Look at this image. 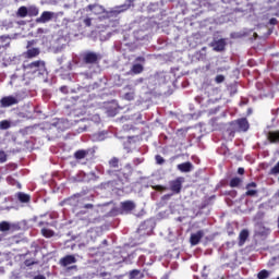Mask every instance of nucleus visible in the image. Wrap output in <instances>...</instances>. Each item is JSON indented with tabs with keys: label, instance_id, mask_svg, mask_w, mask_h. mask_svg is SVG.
<instances>
[{
	"label": "nucleus",
	"instance_id": "a18cd8bd",
	"mask_svg": "<svg viewBox=\"0 0 279 279\" xmlns=\"http://www.w3.org/2000/svg\"><path fill=\"white\" fill-rule=\"evenodd\" d=\"M98 141H104V133L99 135Z\"/></svg>",
	"mask_w": 279,
	"mask_h": 279
},
{
	"label": "nucleus",
	"instance_id": "e433bc0d",
	"mask_svg": "<svg viewBox=\"0 0 279 279\" xmlns=\"http://www.w3.org/2000/svg\"><path fill=\"white\" fill-rule=\"evenodd\" d=\"M246 195H250L251 197H253V195H256V191L248 189V191L246 192Z\"/></svg>",
	"mask_w": 279,
	"mask_h": 279
},
{
	"label": "nucleus",
	"instance_id": "49530a36",
	"mask_svg": "<svg viewBox=\"0 0 279 279\" xmlns=\"http://www.w3.org/2000/svg\"><path fill=\"white\" fill-rule=\"evenodd\" d=\"M38 34H43L44 32H45V29H43V28H38Z\"/></svg>",
	"mask_w": 279,
	"mask_h": 279
},
{
	"label": "nucleus",
	"instance_id": "393cba45",
	"mask_svg": "<svg viewBox=\"0 0 279 279\" xmlns=\"http://www.w3.org/2000/svg\"><path fill=\"white\" fill-rule=\"evenodd\" d=\"M86 154H87L86 150H78L75 153L74 156L77 160H82V159L86 158Z\"/></svg>",
	"mask_w": 279,
	"mask_h": 279
},
{
	"label": "nucleus",
	"instance_id": "c85d7f7f",
	"mask_svg": "<svg viewBox=\"0 0 279 279\" xmlns=\"http://www.w3.org/2000/svg\"><path fill=\"white\" fill-rule=\"evenodd\" d=\"M110 167H113V169H117V167H119V159L118 158H112L109 161Z\"/></svg>",
	"mask_w": 279,
	"mask_h": 279
},
{
	"label": "nucleus",
	"instance_id": "4c0bfd02",
	"mask_svg": "<svg viewBox=\"0 0 279 279\" xmlns=\"http://www.w3.org/2000/svg\"><path fill=\"white\" fill-rule=\"evenodd\" d=\"M90 21L92 20L89 17L84 20V24L86 25V27H90Z\"/></svg>",
	"mask_w": 279,
	"mask_h": 279
},
{
	"label": "nucleus",
	"instance_id": "412c9836",
	"mask_svg": "<svg viewBox=\"0 0 279 279\" xmlns=\"http://www.w3.org/2000/svg\"><path fill=\"white\" fill-rule=\"evenodd\" d=\"M131 71L135 75H138L140 73H143V65L141 63H136L132 66Z\"/></svg>",
	"mask_w": 279,
	"mask_h": 279
},
{
	"label": "nucleus",
	"instance_id": "603ef678",
	"mask_svg": "<svg viewBox=\"0 0 279 279\" xmlns=\"http://www.w3.org/2000/svg\"><path fill=\"white\" fill-rule=\"evenodd\" d=\"M254 36H255V38H257V37H258V34L254 33Z\"/></svg>",
	"mask_w": 279,
	"mask_h": 279
},
{
	"label": "nucleus",
	"instance_id": "8fccbe9b",
	"mask_svg": "<svg viewBox=\"0 0 279 279\" xmlns=\"http://www.w3.org/2000/svg\"><path fill=\"white\" fill-rule=\"evenodd\" d=\"M137 60L145 62V59L143 57L137 58Z\"/></svg>",
	"mask_w": 279,
	"mask_h": 279
},
{
	"label": "nucleus",
	"instance_id": "9b49d317",
	"mask_svg": "<svg viewBox=\"0 0 279 279\" xmlns=\"http://www.w3.org/2000/svg\"><path fill=\"white\" fill-rule=\"evenodd\" d=\"M202 239H204V231H197L191 234L190 243L191 245H197Z\"/></svg>",
	"mask_w": 279,
	"mask_h": 279
},
{
	"label": "nucleus",
	"instance_id": "9d476101",
	"mask_svg": "<svg viewBox=\"0 0 279 279\" xmlns=\"http://www.w3.org/2000/svg\"><path fill=\"white\" fill-rule=\"evenodd\" d=\"M182 182H183L182 178H179V179H175L174 181H171L170 182L171 191H173V193H180V191H182Z\"/></svg>",
	"mask_w": 279,
	"mask_h": 279
},
{
	"label": "nucleus",
	"instance_id": "4468645a",
	"mask_svg": "<svg viewBox=\"0 0 279 279\" xmlns=\"http://www.w3.org/2000/svg\"><path fill=\"white\" fill-rule=\"evenodd\" d=\"M179 171L182 173H190V171L193 169V163L192 162H183L177 166Z\"/></svg>",
	"mask_w": 279,
	"mask_h": 279
},
{
	"label": "nucleus",
	"instance_id": "6ab92c4d",
	"mask_svg": "<svg viewBox=\"0 0 279 279\" xmlns=\"http://www.w3.org/2000/svg\"><path fill=\"white\" fill-rule=\"evenodd\" d=\"M268 140L270 141V143H279V131L269 132Z\"/></svg>",
	"mask_w": 279,
	"mask_h": 279
},
{
	"label": "nucleus",
	"instance_id": "bb28decb",
	"mask_svg": "<svg viewBox=\"0 0 279 279\" xmlns=\"http://www.w3.org/2000/svg\"><path fill=\"white\" fill-rule=\"evenodd\" d=\"M258 279H268L269 278V271L268 270H262L257 275Z\"/></svg>",
	"mask_w": 279,
	"mask_h": 279
},
{
	"label": "nucleus",
	"instance_id": "864d4df0",
	"mask_svg": "<svg viewBox=\"0 0 279 279\" xmlns=\"http://www.w3.org/2000/svg\"><path fill=\"white\" fill-rule=\"evenodd\" d=\"M39 226H45V222H39Z\"/></svg>",
	"mask_w": 279,
	"mask_h": 279
},
{
	"label": "nucleus",
	"instance_id": "de8ad7c7",
	"mask_svg": "<svg viewBox=\"0 0 279 279\" xmlns=\"http://www.w3.org/2000/svg\"><path fill=\"white\" fill-rule=\"evenodd\" d=\"M143 82V78H138L135 84H141Z\"/></svg>",
	"mask_w": 279,
	"mask_h": 279
},
{
	"label": "nucleus",
	"instance_id": "2f4dec72",
	"mask_svg": "<svg viewBox=\"0 0 279 279\" xmlns=\"http://www.w3.org/2000/svg\"><path fill=\"white\" fill-rule=\"evenodd\" d=\"M226 81V76L223 75H217L215 78L216 84H222V82Z\"/></svg>",
	"mask_w": 279,
	"mask_h": 279
},
{
	"label": "nucleus",
	"instance_id": "2eb2a0df",
	"mask_svg": "<svg viewBox=\"0 0 279 279\" xmlns=\"http://www.w3.org/2000/svg\"><path fill=\"white\" fill-rule=\"evenodd\" d=\"M248 236H250V231H247L246 229L242 230L239 234V239H240L239 245L240 246L245 245V241H247Z\"/></svg>",
	"mask_w": 279,
	"mask_h": 279
},
{
	"label": "nucleus",
	"instance_id": "ea45409f",
	"mask_svg": "<svg viewBox=\"0 0 279 279\" xmlns=\"http://www.w3.org/2000/svg\"><path fill=\"white\" fill-rule=\"evenodd\" d=\"M269 23H270V25H276V23H278V20L272 17V19H270Z\"/></svg>",
	"mask_w": 279,
	"mask_h": 279
},
{
	"label": "nucleus",
	"instance_id": "5fc2aeb1",
	"mask_svg": "<svg viewBox=\"0 0 279 279\" xmlns=\"http://www.w3.org/2000/svg\"><path fill=\"white\" fill-rule=\"evenodd\" d=\"M277 279H279V277Z\"/></svg>",
	"mask_w": 279,
	"mask_h": 279
},
{
	"label": "nucleus",
	"instance_id": "f704fd0d",
	"mask_svg": "<svg viewBox=\"0 0 279 279\" xmlns=\"http://www.w3.org/2000/svg\"><path fill=\"white\" fill-rule=\"evenodd\" d=\"M24 265H25L26 267H32V265H36V260H34V259H26V260L24 262Z\"/></svg>",
	"mask_w": 279,
	"mask_h": 279
},
{
	"label": "nucleus",
	"instance_id": "c03bdc74",
	"mask_svg": "<svg viewBox=\"0 0 279 279\" xmlns=\"http://www.w3.org/2000/svg\"><path fill=\"white\" fill-rule=\"evenodd\" d=\"M84 208H93V204H86Z\"/></svg>",
	"mask_w": 279,
	"mask_h": 279
},
{
	"label": "nucleus",
	"instance_id": "c756f323",
	"mask_svg": "<svg viewBox=\"0 0 279 279\" xmlns=\"http://www.w3.org/2000/svg\"><path fill=\"white\" fill-rule=\"evenodd\" d=\"M278 173H279V161L274 168H271L270 175H278Z\"/></svg>",
	"mask_w": 279,
	"mask_h": 279
},
{
	"label": "nucleus",
	"instance_id": "79ce46f5",
	"mask_svg": "<svg viewBox=\"0 0 279 279\" xmlns=\"http://www.w3.org/2000/svg\"><path fill=\"white\" fill-rule=\"evenodd\" d=\"M109 117H116L117 116V111H108Z\"/></svg>",
	"mask_w": 279,
	"mask_h": 279
},
{
	"label": "nucleus",
	"instance_id": "4be33fe9",
	"mask_svg": "<svg viewBox=\"0 0 279 279\" xmlns=\"http://www.w3.org/2000/svg\"><path fill=\"white\" fill-rule=\"evenodd\" d=\"M41 234L46 239H51V236H53L54 232L50 229H41Z\"/></svg>",
	"mask_w": 279,
	"mask_h": 279
},
{
	"label": "nucleus",
	"instance_id": "b1692460",
	"mask_svg": "<svg viewBox=\"0 0 279 279\" xmlns=\"http://www.w3.org/2000/svg\"><path fill=\"white\" fill-rule=\"evenodd\" d=\"M28 16H38V9L36 5H31L28 8Z\"/></svg>",
	"mask_w": 279,
	"mask_h": 279
},
{
	"label": "nucleus",
	"instance_id": "6e6552de",
	"mask_svg": "<svg viewBox=\"0 0 279 279\" xmlns=\"http://www.w3.org/2000/svg\"><path fill=\"white\" fill-rule=\"evenodd\" d=\"M77 263V258L74 255H66L60 259L61 267H69V265H75Z\"/></svg>",
	"mask_w": 279,
	"mask_h": 279
},
{
	"label": "nucleus",
	"instance_id": "1a4fd4ad",
	"mask_svg": "<svg viewBox=\"0 0 279 279\" xmlns=\"http://www.w3.org/2000/svg\"><path fill=\"white\" fill-rule=\"evenodd\" d=\"M134 86L132 85H128L124 87V95H123V99H126V101H132L134 100Z\"/></svg>",
	"mask_w": 279,
	"mask_h": 279
},
{
	"label": "nucleus",
	"instance_id": "f03ea898",
	"mask_svg": "<svg viewBox=\"0 0 279 279\" xmlns=\"http://www.w3.org/2000/svg\"><path fill=\"white\" fill-rule=\"evenodd\" d=\"M231 130L234 131H231L229 135L231 138H233L234 132H247V130H250V123L247 122V119L242 118L231 123Z\"/></svg>",
	"mask_w": 279,
	"mask_h": 279
},
{
	"label": "nucleus",
	"instance_id": "a878e982",
	"mask_svg": "<svg viewBox=\"0 0 279 279\" xmlns=\"http://www.w3.org/2000/svg\"><path fill=\"white\" fill-rule=\"evenodd\" d=\"M19 199H20V202H22L23 204H27V202H29V195L24 194V193H20V194H19Z\"/></svg>",
	"mask_w": 279,
	"mask_h": 279
},
{
	"label": "nucleus",
	"instance_id": "dca6fc26",
	"mask_svg": "<svg viewBox=\"0 0 279 279\" xmlns=\"http://www.w3.org/2000/svg\"><path fill=\"white\" fill-rule=\"evenodd\" d=\"M26 58H36L40 56V49L38 48H31L25 53Z\"/></svg>",
	"mask_w": 279,
	"mask_h": 279
},
{
	"label": "nucleus",
	"instance_id": "0eeeda50",
	"mask_svg": "<svg viewBox=\"0 0 279 279\" xmlns=\"http://www.w3.org/2000/svg\"><path fill=\"white\" fill-rule=\"evenodd\" d=\"M85 12H90L89 16H93V14H95V16H97L99 14H104V12H106V9H104L99 4H89L85 8Z\"/></svg>",
	"mask_w": 279,
	"mask_h": 279
},
{
	"label": "nucleus",
	"instance_id": "5701e85b",
	"mask_svg": "<svg viewBox=\"0 0 279 279\" xmlns=\"http://www.w3.org/2000/svg\"><path fill=\"white\" fill-rule=\"evenodd\" d=\"M86 236L87 239L95 241V239H97V230L90 229L89 231H87Z\"/></svg>",
	"mask_w": 279,
	"mask_h": 279
},
{
	"label": "nucleus",
	"instance_id": "a211bd4d",
	"mask_svg": "<svg viewBox=\"0 0 279 279\" xmlns=\"http://www.w3.org/2000/svg\"><path fill=\"white\" fill-rule=\"evenodd\" d=\"M27 15H28L27 7H20L16 12V16H20V19H25V16H27Z\"/></svg>",
	"mask_w": 279,
	"mask_h": 279
},
{
	"label": "nucleus",
	"instance_id": "473e14b6",
	"mask_svg": "<svg viewBox=\"0 0 279 279\" xmlns=\"http://www.w3.org/2000/svg\"><path fill=\"white\" fill-rule=\"evenodd\" d=\"M8 160V155L5 151L0 150V162H5Z\"/></svg>",
	"mask_w": 279,
	"mask_h": 279
},
{
	"label": "nucleus",
	"instance_id": "39448f33",
	"mask_svg": "<svg viewBox=\"0 0 279 279\" xmlns=\"http://www.w3.org/2000/svg\"><path fill=\"white\" fill-rule=\"evenodd\" d=\"M58 15L51 11H44L39 17L36 19V23H49V21H53Z\"/></svg>",
	"mask_w": 279,
	"mask_h": 279
},
{
	"label": "nucleus",
	"instance_id": "f257e3e1",
	"mask_svg": "<svg viewBox=\"0 0 279 279\" xmlns=\"http://www.w3.org/2000/svg\"><path fill=\"white\" fill-rule=\"evenodd\" d=\"M25 73L34 75V77H40V75H45L47 73V68L45 66V61H34L28 64H24Z\"/></svg>",
	"mask_w": 279,
	"mask_h": 279
},
{
	"label": "nucleus",
	"instance_id": "f3484780",
	"mask_svg": "<svg viewBox=\"0 0 279 279\" xmlns=\"http://www.w3.org/2000/svg\"><path fill=\"white\" fill-rule=\"evenodd\" d=\"M121 173L123 174L124 180H128L132 175V166L126 165L123 172L119 173V178H121Z\"/></svg>",
	"mask_w": 279,
	"mask_h": 279
},
{
	"label": "nucleus",
	"instance_id": "a19ab883",
	"mask_svg": "<svg viewBox=\"0 0 279 279\" xmlns=\"http://www.w3.org/2000/svg\"><path fill=\"white\" fill-rule=\"evenodd\" d=\"M238 173H239L240 175H243V174L245 173V169L239 168V169H238Z\"/></svg>",
	"mask_w": 279,
	"mask_h": 279
},
{
	"label": "nucleus",
	"instance_id": "09e8293b",
	"mask_svg": "<svg viewBox=\"0 0 279 279\" xmlns=\"http://www.w3.org/2000/svg\"><path fill=\"white\" fill-rule=\"evenodd\" d=\"M141 162H143L142 159H136V165H141Z\"/></svg>",
	"mask_w": 279,
	"mask_h": 279
},
{
	"label": "nucleus",
	"instance_id": "3c124183",
	"mask_svg": "<svg viewBox=\"0 0 279 279\" xmlns=\"http://www.w3.org/2000/svg\"><path fill=\"white\" fill-rule=\"evenodd\" d=\"M7 180H8V182H12V178H10V177H8Z\"/></svg>",
	"mask_w": 279,
	"mask_h": 279
},
{
	"label": "nucleus",
	"instance_id": "ddd939ff",
	"mask_svg": "<svg viewBox=\"0 0 279 279\" xmlns=\"http://www.w3.org/2000/svg\"><path fill=\"white\" fill-rule=\"evenodd\" d=\"M211 47L214 48L215 51H223V49H226V40L225 39L216 40L211 44Z\"/></svg>",
	"mask_w": 279,
	"mask_h": 279
},
{
	"label": "nucleus",
	"instance_id": "cd10ccee",
	"mask_svg": "<svg viewBox=\"0 0 279 279\" xmlns=\"http://www.w3.org/2000/svg\"><path fill=\"white\" fill-rule=\"evenodd\" d=\"M239 184H241V179H239V178H233V179L231 180V182H230V186H231L232 189L239 186Z\"/></svg>",
	"mask_w": 279,
	"mask_h": 279
},
{
	"label": "nucleus",
	"instance_id": "423d86ee",
	"mask_svg": "<svg viewBox=\"0 0 279 279\" xmlns=\"http://www.w3.org/2000/svg\"><path fill=\"white\" fill-rule=\"evenodd\" d=\"M0 104L2 108H10L19 104V98L16 96H5L1 98Z\"/></svg>",
	"mask_w": 279,
	"mask_h": 279
},
{
	"label": "nucleus",
	"instance_id": "c9c22d12",
	"mask_svg": "<svg viewBox=\"0 0 279 279\" xmlns=\"http://www.w3.org/2000/svg\"><path fill=\"white\" fill-rule=\"evenodd\" d=\"M156 161H157V165H162V162H165V159L162 158V156L157 155L156 156Z\"/></svg>",
	"mask_w": 279,
	"mask_h": 279
},
{
	"label": "nucleus",
	"instance_id": "7ed1b4c3",
	"mask_svg": "<svg viewBox=\"0 0 279 279\" xmlns=\"http://www.w3.org/2000/svg\"><path fill=\"white\" fill-rule=\"evenodd\" d=\"M134 7V0H126L122 5L116 7L110 11L111 16H117V14H121V12H125Z\"/></svg>",
	"mask_w": 279,
	"mask_h": 279
},
{
	"label": "nucleus",
	"instance_id": "7c9ffc66",
	"mask_svg": "<svg viewBox=\"0 0 279 279\" xmlns=\"http://www.w3.org/2000/svg\"><path fill=\"white\" fill-rule=\"evenodd\" d=\"M10 128V122L7 120L0 122V130H8Z\"/></svg>",
	"mask_w": 279,
	"mask_h": 279
},
{
	"label": "nucleus",
	"instance_id": "72a5a7b5",
	"mask_svg": "<svg viewBox=\"0 0 279 279\" xmlns=\"http://www.w3.org/2000/svg\"><path fill=\"white\" fill-rule=\"evenodd\" d=\"M140 276H141V271L140 270L131 271V278L138 279Z\"/></svg>",
	"mask_w": 279,
	"mask_h": 279
},
{
	"label": "nucleus",
	"instance_id": "20e7f679",
	"mask_svg": "<svg viewBox=\"0 0 279 279\" xmlns=\"http://www.w3.org/2000/svg\"><path fill=\"white\" fill-rule=\"evenodd\" d=\"M100 58L101 56L99 53L87 51L83 54V62L85 64H95Z\"/></svg>",
	"mask_w": 279,
	"mask_h": 279
},
{
	"label": "nucleus",
	"instance_id": "58836bf2",
	"mask_svg": "<svg viewBox=\"0 0 279 279\" xmlns=\"http://www.w3.org/2000/svg\"><path fill=\"white\" fill-rule=\"evenodd\" d=\"M246 189H256V183H254V182L248 183Z\"/></svg>",
	"mask_w": 279,
	"mask_h": 279
},
{
	"label": "nucleus",
	"instance_id": "37998d69",
	"mask_svg": "<svg viewBox=\"0 0 279 279\" xmlns=\"http://www.w3.org/2000/svg\"><path fill=\"white\" fill-rule=\"evenodd\" d=\"M34 279H47V278L43 275H38V276H35Z\"/></svg>",
	"mask_w": 279,
	"mask_h": 279
},
{
	"label": "nucleus",
	"instance_id": "f8f14e48",
	"mask_svg": "<svg viewBox=\"0 0 279 279\" xmlns=\"http://www.w3.org/2000/svg\"><path fill=\"white\" fill-rule=\"evenodd\" d=\"M121 208L124 213H130L136 208V204H134L132 201H126L121 203Z\"/></svg>",
	"mask_w": 279,
	"mask_h": 279
},
{
	"label": "nucleus",
	"instance_id": "aec40b11",
	"mask_svg": "<svg viewBox=\"0 0 279 279\" xmlns=\"http://www.w3.org/2000/svg\"><path fill=\"white\" fill-rule=\"evenodd\" d=\"M9 230H12V225L8 221L0 222V232H9Z\"/></svg>",
	"mask_w": 279,
	"mask_h": 279
}]
</instances>
